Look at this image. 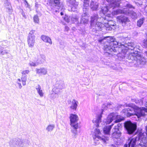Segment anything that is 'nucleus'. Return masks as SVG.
<instances>
[{
    "label": "nucleus",
    "instance_id": "obj_1",
    "mask_svg": "<svg viewBox=\"0 0 147 147\" xmlns=\"http://www.w3.org/2000/svg\"><path fill=\"white\" fill-rule=\"evenodd\" d=\"M98 42L103 43L104 50L106 51V53L109 55H113L118 54L119 59H126V61L129 63H134L135 60L138 63L143 64L147 59L138 55L141 53L140 46H136L133 42H129L125 46L121 45L120 41H118L115 38L112 36H107L103 39L98 40Z\"/></svg>",
    "mask_w": 147,
    "mask_h": 147
},
{
    "label": "nucleus",
    "instance_id": "obj_2",
    "mask_svg": "<svg viewBox=\"0 0 147 147\" xmlns=\"http://www.w3.org/2000/svg\"><path fill=\"white\" fill-rule=\"evenodd\" d=\"M124 127L127 134L129 135L137 134L138 140L140 139L143 136L142 130L139 129L137 130V125L135 122L132 123L129 120L124 123Z\"/></svg>",
    "mask_w": 147,
    "mask_h": 147
},
{
    "label": "nucleus",
    "instance_id": "obj_3",
    "mask_svg": "<svg viewBox=\"0 0 147 147\" xmlns=\"http://www.w3.org/2000/svg\"><path fill=\"white\" fill-rule=\"evenodd\" d=\"M146 108L144 107H140L136 111L132 107H129L123 110L121 113L123 115L129 117L135 115L138 118L141 117H144L145 115V111Z\"/></svg>",
    "mask_w": 147,
    "mask_h": 147
},
{
    "label": "nucleus",
    "instance_id": "obj_4",
    "mask_svg": "<svg viewBox=\"0 0 147 147\" xmlns=\"http://www.w3.org/2000/svg\"><path fill=\"white\" fill-rule=\"evenodd\" d=\"M124 119V118L120 115H118L116 113H111L108 116L106 121V123L107 124H109L114 119H115V122L118 123L123 120Z\"/></svg>",
    "mask_w": 147,
    "mask_h": 147
},
{
    "label": "nucleus",
    "instance_id": "obj_5",
    "mask_svg": "<svg viewBox=\"0 0 147 147\" xmlns=\"http://www.w3.org/2000/svg\"><path fill=\"white\" fill-rule=\"evenodd\" d=\"M70 124L71 127L74 128L78 129V121L79 118L78 116L76 114H71L69 117Z\"/></svg>",
    "mask_w": 147,
    "mask_h": 147
},
{
    "label": "nucleus",
    "instance_id": "obj_6",
    "mask_svg": "<svg viewBox=\"0 0 147 147\" xmlns=\"http://www.w3.org/2000/svg\"><path fill=\"white\" fill-rule=\"evenodd\" d=\"M125 7L126 8H124L122 9H118L114 11V13L115 14H118L120 13H123L125 14H128L130 12L128 8L134 9L135 7L130 3L126 4Z\"/></svg>",
    "mask_w": 147,
    "mask_h": 147
},
{
    "label": "nucleus",
    "instance_id": "obj_7",
    "mask_svg": "<svg viewBox=\"0 0 147 147\" xmlns=\"http://www.w3.org/2000/svg\"><path fill=\"white\" fill-rule=\"evenodd\" d=\"M90 28L92 29L93 32H95L99 31H105L106 30V26L105 23L103 24L100 22H97L94 25L91 26Z\"/></svg>",
    "mask_w": 147,
    "mask_h": 147
},
{
    "label": "nucleus",
    "instance_id": "obj_8",
    "mask_svg": "<svg viewBox=\"0 0 147 147\" xmlns=\"http://www.w3.org/2000/svg\"><path fill=\"white\" fill-rule=\"evenodd\" d=\"M9 47H4L0 46V55L3 57L7 59L11 56L9 53Z\"/></svg>",
    "mask_w": 147,
    "mask_h": 147
},
{
    "label": "nucleus",
    "instance_id": "obj_9",
    "mask_svg": "<svg viewBox=\"0 0 147 147\" xmlns=\"http://www.w3.org/2000/svg\"><path fill=\"white\" fill-rule=\"evenodd\" d=\"M16 142L17 143V147H26L29 145L30 142L26 139H22L16 138Z\"/></svg>",
    "mask_w": 147,
    "mask_h": 147
},
{
    "label": "nucleus",
    "instance_id": "obj_10",
    "mask_svg": "<svg viewBox=\"0 0 147 147\" xmlns=\"http://www.w3.org/2000/svg\"><path fill=\"white\" fill-rule=\"evenodd\" d=\"M138 140V136L135 138H129L124 147H136V143Z\"/></svg>",
    "mask_w": 147,
    "mask_h": 147
},
{
    "label": "nucleus",
    "instance_id": "obj_11",
    "mask_svg": "<svg viewBox=\"0 0 147 147\" xmlns=\"http://www.w3.org/2000/svg\"><path fill=\"white\" fill-rule=\"evenodd\" d=\"M101 133L100 130L99 129L96 128L95 129V134L96 137V138H97L99 140L102 141L104 143L106 144V141H108L109 140V138L107 136H100L98 135L100 134Z\"/></svg>",
    "mask_w": 147,
    "mask_h": 147
},
{
    "label": "nucleus",
    "instance_id": "obj_12",
    "mask_svg": "<svg viewBox=\"0 0 147 147\" xmlns=\"http://www.w3.org/2000/svg\"><path fill=\"white\" fill-rule=\"evenodd\" d=\"M65 87V85L64 83V82L61 80L57 81L54 85V88L53 89L52 91L53 92L55 90H58L64 88Z\"/></svg>",
    "mask_w": 147,
    "mask_h": 147
},
{
    "label": "nucleus",
    "instance_id": "obj_13",
    "mask_svg": "<svg viewBox=\"0 0 147 147\" xmlns=\"http://www.w3.org/2000/svg\"><path fill=\"white\" fill-rule=\"evenodd\" d=\"M116 22L112 21H110L108 23H105L106 30L108 31L111 30L112 29L114 30L116 29Z\"/></svg>",
    "mask_w": 147,
    "mask_h": 147
},
{
    "label": "nucleus",
    "instance_id": "obj_14",
    "mask_svg": "<svg viewBox=\"0 0 147 147\" xmlns=\"http://www.w3.org/2000/svg\"><path fill=\"white\" fill-rule=\"evenodd\" d=\"M35 56V58L38 63L41 64L45 61L46 57L45 55L43 54H40L39 51L36 52Z\"/></svg>",
    "mask_w": 147,
    "mask_h": 147
},
{
    "label": "nucleus",
    "instance_id": "obj_15",
    "mask_svg": "<svg viewBox=\"0 0 147 147\" xmlns=\"http://www.w3.org/2000/svg\"><path fill=\"white\" fill-rule=\"evenodd\" d=\"M115 144H111L112 147H118V145H122L123 144V139L120 138V137H116L112 138Z\"/></svg>",
    "mask_w": 147,
    "mask_h": 147
},
{
    "label": "nucleus",
    "instance_id": "obj_16",
    "mask_svg": "<svg viewBox=\"0 0 147 147\" xmlns=\"http://www.w3.org/2000/svg\"><path fill=\"white\" fill-rule=\"evenodd\" d=\"M119 21L122 24L123 26H125L127 22L129 21L128 18L124 15H121L117 17Z\"/></svg>",
    "mask_w": 147,
    "mask_h": 147
},
{
    "label": "nucleus",
    "instance_id": "obj_17",
    "mask_svg": "<svg viewBox=\"0 0 147 147\" xmlns=\"http://www.w3.org/2000/svg\"><path fill=\"white\" fill-rule=\"evenodd\" d=\"M67 1L71 4V11H77L78 8V3L76 0H67Z\"/></svg>",
    "mask_w": 147,
    "mask_h": 147
},
{
    "label": "nucleus",
    "instance_id": "obj_18",
    "mask_svg": "<svg viewBox=\"0 0 147 147\" xmlns=\"http://www.w3.org/2000/svg\"><path fill=\"white\" fill-rule=\"evenodd\" d=\"M109 3L110 6L115 8L120 6L119 0H106Z\"/></svg>",
    "mask_w": 147,
    "mask_h": 147
},
{
    "label": "nucleus",
    "instance_id": "obj_19",
    "mask_svg": "<svg viewBox=\"0 0 147 147\" xmlns=\"http://www.w3.org/2000/svg\"><path fill=\"white\" fill-rule=\"evenodd\" d=\"M143 136L140 139L138 140V141H140V145L142 147H146L147 146V137H145L144 133H143Z\"/></svg>",
    "mask_w": 147,
    "mask_h": 147
},
{
    "label": "nucleus",
    "instance_id": "obj_20",
    "mask_svg": "<svg viewBox=\"0 0 147 147\" xmlns=\"http://www.w3.org/2000/svg\"><path fill=\"white\" fill-rule=\"evenodd\" d=\"M90 0H84L83 10L84 15H87Z\"/></svg>",
    "mask_w": 147,
    "mask_h": 147
},
{
    "label": "nucleus",
    "instance_id": "obj_21",
    "mask_svg": "<svg viewBox=\"0 0 147 147\" xmlns=\"http://www.w3.org/2000/svg\"><path fill=\"white\" fill-rule=\"evenodd\" d=\"M90 27L94 25L98 19V15L97 14H95L90 17Z\"/></svg>",
    "mask_w": 147,
    "mask_h": 147
},
{
    "label": "nucleus",
    "instance_id": "obj_22",
    "mask_svg": "<svg viewBox=\"0 0 147 147\" xmlns=\"http://www.w3.org/2000/svg\"><path fill=\"white\" fill-rule=\"evenodd\" d=\"M121 130L114 128V131L112 135V138L120 137L121 135Z\"/></svg>",
    "mask_w": 147,
    "mask_h": 147
},
{
    "label": "nucleus",
    "instance_id": "obj_23",
    "mask_svg": "<svg viewBox=\"0 0 147 147\" xmlns=\"http://www.w3.org/2000/svg\"><path fill=\"white\" fill-rule=\"evenodd\" d=\"M137 2H135V4L138 6L141 7L142 8H145L147 6L146 4V0H136Z\"/></svg>",
    "mask_w": 147,
    "mask_h": 147
},
{
    "label": "nucleus",
    "instance_id": "obj_24",
    "mask_svg": "<svg viewBox=\"0 0 147 147\" xmlns=\"http://www.w3.org/2000/svg\"><path fill=\"white\" fill-rule=\"evenodd\" d=\"M113 125V124H112L111 125L108 126L103 128L104 133L106 135L105 136H107L108 137H109L110 131Z\"/></svg>",
    "mask_w": 147,
    "mask_h": 147
},
{
    "label": "nucleus",
    "instance_id": "obj_25",
    "mask_svg": "<svg viewBox=\"0 0 147 147\" xmlns=\"http://www.w3.org/2000/svg\"><path fill=\"white\" fill-rule=\"evenodd\" d=\"M35 70L37 74L40 75H45L47 74V69L44 68H36Z\"/></svg>",
    "mask_w": 147,
    "mask_h": 147
},
{
    "label": "nucleus",
    "instance_id": "obj_26",
    "mask_svg": "<svg viewBox=\"0 0 147 147\" xmlns=\"http://www.w3.org/2000/svg\"><path fill=\"white\" fill-rule=\"evenodd\" d=\"M35 36H32L30 37H28V42L29 47H33L35 41Z\"/></svg>",
    "mask_w": 147,
    "mask_h": 147
},
{
    "label": "nucleus",
    "instance_id": "obj_27",
    "mask_svg": "<svg viewBox=\"0 0 147 147\" xmlns=\"http://www.w3.org/2000/svg\"><path fill=\"white\" fill-rule=\"evenodd\" d=\"M71 103L70 108L72 109L76 110L78 106V102L77 100L74 99L72 101H70L69 104Z\"/></svg>",
    "mask_w": 147,
    "mask_h": 147
},
{
    "label": "nucleus",
    "instance_id": "obj_28",
    "mask_svg": "<svg viewBox=\"0 0 147 147\" xmlns=\"http://www.w3.org/2000/svg\"><path fill=\"white\" fill-rule=\"evenodd\" d=\"M4 5L5 8L8 9V12H11L12 11V7L10 2L8 0H5L4 1Z\"/></svg>",
    "mask_w": 147,
    "mask_h": 147
},
{
    "label": "nucleus",
    "instance_id": "obj_29",
    "mask_svg": "<svg viewBox=\"0 0 147 147\" xmlns=\"http://www.w3.org/2000/svg\"><path fill=\"white\" fill-rule=\"evenodd\" d=\"M90 7L92 10H96L98 7V3L96 2L91 1L90 4Z\"/></svg>",
    "mask_w": 147,
    "mask_h": 147
},
{
    "label": "nucleus",
    "instance_id": "obj_30",
    "mask_svg": "<svg viewBox=\"0 0 147 147\" xmlns=\"http://www.w3.org/2000/svg\"><path fill=\"white\" fill-rule=\"evenodd\" d=\"M41 38L44 42L49 43L51 45L52 44L51 39L49 36L44 35H42L41 37Z\"/></svg>",
    "mask_w": 147,
    "mask_h": 147
},
{
    "label": "nucleus",
    "instance_id": "obj_31",
    "mask_svg": "<svg viewBox=\"0 0 147 147\" xmlns=\"http://www.w3.org/2000/svg\"><path fill=\"white\" fill-rule=\"evenodd\" d=\"M88 19L87 15H83L82 16L80 20V23L85 24H88Z\"/></svg>",
    "mask_w": 147,
    "mask_h": 147
},
{
    "label": "nucleus",
    "instance_id": "obj_32",
    "mask_svg": "<svg viewBox=\"0 0 147 147\" xmlns=\"http://www.w3.org/2000/svg\"><path fill=\"white\" fill-rule=\"evenodd\" d=\"M16 141V138H14L10 140L9 142L10 146L11 147H17Z\"/></svg>",
    "mask_w": 147,
    "mask_h": 147
},
{
    "label": "nucleus",
    "instance_id": "obj_33",
    "mask_svg": "<svg viewBox=\"0 0 147 147\" xmlns=\"http://www.w3.org/2000/svg\"><path fill=\"white\" fill-rule=\"evenodd\" d=\"M103 110L102 109L100 114L98 115L97 118L95 121L96 123H100L101 122V118L102 117V115L103 114Z\"/></svg>",
    "mask_w": 147,
    "mask_h": 147
},
{
    "label": "nucleus",
    "instance_id": "obj_34",
    "mask_svg": "<svg viewBox=\"0 0 147 147\" xmlns=\"http://www.w3.org/2000/svg\"><path fill=\"white\" fill-rule=\"evenodd\" d=\"M70 19L72 23L77 24L78 22V18L77 16H72L70 18Z\"/></svg>",
    "mask_w": 147,
    "mask_h": 147
},
{
    "label": "nucleus",
    "instance_id": "obj_35",
    "mask_svg": "<svg viewBox=\"0 0 147 147\" xmlns=\"http://www.w3.org/2000/svg\"><path fill=\"white\" fill-rule=\"evenodd\" d=\"M50 1L51 3L55 5V6H57L59 8L61 6L60 0H53L51 1Z\"/></svg>",
    "mask_w": 147,
    "mask_h": 147
},
{
    "label": "nucleus",
    "instance_id": "obj_36",
    "mask_svg": "<svg viewBox=\"0 0 147 147\" xmlns=\"http://www.w3.org/2000/svg\"><path fill=\"white\" fill-rule=\"evenodd\" d=\"M111 105V104L109 102H106L105 103L103 104L102 105V108L101 111H102V109L103 110V111L105 109H106L107 108H110V106Z\"/></svg>",
    "mask_w": 147,
    "mask_h": 147
},
{
    "label": "nucleus",
    "instance_id": "obj_37",
    "mask_svg": "<svg viewBox=\"0 0 147 147\" xmlns=\"http://www.w3.org/2000/svg\"><path fill=\"white\" fill-rule=\"evenodd\" d=\"M145 20L144 18H142L139 19L137 22V25L139 27L141 26L143 24Z\"/></svg>",
    "mask_w": 147,
    "mask_h": 147
},
{
    "label": "nucleus",
    "instance_id": "obj_38",
    "mask_svg": "<svg viewBox=\"0 0 147 147\" xmlns=\"http://www.w3.org/2000/svg\"><path fill=\"white\" fill-rule=\"evenodd\" d=\"M52 91L53 93L50 94V97L51 99H54L56 97V94H57L59 92V90L57 91L55 90V91L53 92V91Z\"/></svg>",
    "mask_w": 147,
    "mask_h": 147
},
{
    "label": "nucleus",
    "instance_id": "obj_39",
    "mask_svg": "<svg viewBox=\"0 0 147 147\" xmlns=\"http://www.w3.org/2000/svg\"><path fill=\"white\" fill-rule=\"evenodd\" d=\"M109 9L107 7H102L101 10V12L104 15L108 11Z\"/></svg>",
    "mask_w": 147,
    "mask_h": 147
},
{
    "label": "nucleus",
    "instance_id": "obj_40",
    "mask_svg": "<svg viewBox=\"0 0 147 147\" xmlns=\"http://www.w3.org/2000/svg\"><path fill=\"white\" fill-rule=\"evenodd\" d=\"M55 127V125L53 124L49 125L47 127L46 129L49 131H52Z\"/></svg>",
    "mask_w": 147,
    "mask_h": 147
},
{
    "label": "nucleus",
    "instance_id": "obj_41",
    "mask_svg": "<svg viewBox=\"0 0 147 147\" xmlns=\"http://www.w3.org/2000/svg\"><path fill=\"white\" fill-rule=\"evenodd\" d=\"M36 63H34L32 61H30L29 63V65L30 66L35 67L38 65L39 63H38L37 61H36Z\"/></svg>",
    "mask_w": 147,
    "mask_h": 147
},
{
    "label": "nucleus",
    "instance_id": "obj_42",
    "mask_svg": "<svg viewBox=\"0 0 147 147\" xmlns=\"http://www.w3.org/2000/svg\"><path fill=\"white\" fill-rule=\"evenodd\" d=\"M63 18L64 20L67 23H69L70 21V18L71 17L69 16V17L68 16L65 15L64 17H62Z\"/></svg>",
    "mask_w": 147,
    "mask_h": 147
},
{
    "label": "nucleus",
    "instance_id": "obj_43",
    "mask_svg": "<svg viewBox=\"0 0 147 147\" xmlns=\"http://www.w3.org/2000/svg\"><path fill=\"white\" fill-rule=\"evenodd\" d=\"M35 32V30H31L29 32L28 35V37H31V36H32V37H33V36H35L34 35V33Z\"/></svg>",
    "mask_w": 147,
    "mask_h": 147
},
{
    "label": "nucleus",
    "instance_id": "obj_44",
    "mask_svg": "<svg viewBox=\"0 0 147 147\" xmlns=\"http://www.w3.org/2000/svg\"><path fill=\"white\" fill-rule=\"evenodd\" d=\"M34 22L36 23H38L39 22V19L37 15H36L34 16L33 18Z\"/></svg>",
    "mask_w": 147,
    "mask_h": 147
},
{
    "label": "nucleus",
    "instance_id": "obj_45",
    "mask_svg": "<svg viewBox=\"0 0 147 147\" xmlns=\"http://www.w3.org/2000/svg\"><path fill=\"white\" fill-rule=\"evenodd\" d=\"M122 127V125L121 124L118 123L115 126L114 128L121 130Z\"/></svg>",
    "mask_w": 147,
    "mask_h": 147
},
{
    "label": "nucleus",
    "instance_id": "obj_46",
    "mask_svg": "<svg viewBox=\"0 0 147 147\" xmlns=\"http://www.w3.org/2000/svg\"><path fill=\"white\" fill-rule=\"evenodd\" d=\"M130 13L131 15L132 18L133 19H135L137 17V14L136 13L133 11H131Z\"/></svg>",
    "mask_w": 147,
    "mask_h": 147
},
{
    "label": "nucleus",
    "instance_id": "obj_47",
    "mask_svg": "<svg viewBox=\"0 0 147 147\" xmlns=\"http://www.w3.org/2000/svg\"><path fill=\"white\" fill-rule=\"evenodd\" d=\"M20 12L21 13L23 17L25 19H26L27 18V17L25 15V13L23 11V10L22 9H21Z\"/></svg>",
    "mask_w": 147,
    "mask_h": 147
},
{
    "label": "nucleus",
    "instance_id": "obj_48",
    "mask_svg": "<svg viewBox=\"0 0 147 147\" xmlns=\"http://www.w3.org/2000/svg\"><path fill=\"white\" fill-rule=\"evenodd\" d=\"M119 66V65H117L116 64H115L114 65L111 66V67L113 69L117 70L118 69Z\"/></svg>",
    "mask_w": 147,
    "mask_h": 147
},
{
    "label": "nucleus",
    "instance_id": "obj_49",
    "mask_svg": "<svg viewBox=\"0 0 147 147\" xmlns=\"http://www.w3.org/2000/svg\"><path fill=\"white\" fill-rule=\"evenodd\" d=\"M36 89L37 90V92L42 90L40 86L38 84L36 86Z\"/></svg>",
    "mask_w": 147,
    "mask_h": 147
},
{
    "label": "nucleus",
    "instance_id": "obj_50",
    "mask_svg": "<svg viewBox=\"0 0 147 147\" xmlns=\"http://www.w3.org/2000/svg\"><path fill=\"white\" fill-rule=\"evenodd\" d=\"M29 72V71L28 70H26L23 71L22 72V74L23 75H26V74H28Z\"/></svg>",
    "mask_w": 147,
    "mask_h": 147
},
{
    "label": "nucleus",
    "instance_id": "obj_51",
    "mask_svg": "<svg viewBox=\"0 0 147 147\" xmlns=\"http://www.w3.org/2000/svg\"><path fill=\"white\" fill-rule=\"evenodd\" d=\"M22 81H26L27 80V77L26 75H23L21 78Z\"/></svg>",
    "mask_w": 147,
    "mask_h": 147
},
{
    "label": "nucleus",
    "instance_id": "obj_52",
    "mask_svg": "<svg viewBox=\"0 0 147 147\" xmlns=\"http://www.w3.org/2000/svg\"><path fill=\"white\" fill-rule=\"evenodd\" d=\"M38 94L41 97H42L43 96V93L42 92V90L38 92Z\"/></svg>",
    "mask_w": 147,
    "mask_h": 147
},
{
    "label": "nucleus",
    "instance_id": "obj_53",
    "mask_svg": "<svg viewBox=\"0 0 147 147\" xmlns=\"http://www.w3.org/2000/svg\"><path fill=\"white\" fill-rule=\"evenodd\" d=\"M75 129V128H73V129H72L71 130V132H72L73 133L75 134H77V129Z\"/></svg>",
    "mask_w": 147,
    "mask_h": 147
},
{
    "label": "nucleus",
    "instance_id": "obj_54",
    "mask_svg": "<svg viewBox=\"0 0 147 147\" xmlns=\"http://www.w3.org/2000/svg\"><path fill=\"white\" fill-rule=\"evenodd\" d=\"M39 6L40 5L37 2L35 3V7L36 9L38 8Z\"/></svg>",
    "mask_w": 147,
    "mask_h": 147
},
{
    "label": "nucleus",
    "instance_id": "obj_55",
    "mask_svg": "<svg viewBox=\"0 0 147 147\" xmlns=\"http://www.w3.org/2000/svg\"><path fill=\"white\" fill-rule=\"evenodd\" d=\"M119 40H121V41H123L124 40V38L123 36H121L120 37L119 36Z\"/></svg>",
    "mask_w": 147,
    "mask_h": 147
},
{
    "label": "nucleus",
    "instance_id": "obj_56",
    "mask_svg": "<svg viewBox=\"0 0 147 147\" xmlns=\"http://www.w3.org/2000/svg\"><path fill=\"white\" fill-rule=\"evenodd\" d=\"M145 131H144L143 133H144V134H145L146 136H147V125L145 127Z\"/></svg>",
    "mask_w": 147,
    "mask_h": 147
},
{
    "label": "nucleus",
    "instance_id": "obj_57",
    "mask_svg": "<svg viewBox=\"0 0 147 147\" xmlns=\"http://www.w3.org/2000/svg\"><path fill=\"white\" fill-rule=\"evenodd\" d=\"M69 28L67 26H65V30L67 31L69 30Z\"/></svg>",
    "mask_w": 147,
    "mask_h": 147
},
{
    "label": "nucleus",
    "instance_id": "obj_58",
    "mask_svg": "<svg viewBox=\"0 0 147 147\" xmlns=\"http://www.w3.org/2000/svg\"><path fill=\"white\" fill-rule=\"evenodd\" d=\"M18 86H19V87L20 88H20H22V86L21 85V84L20 83H18Z\"/></svg>",
    "mask_w": 147,
    "mask_h": 147
},
{
    "label": "nucleus",
    "instance_id": "obj_59",
    "mask_svg": "<svg viewBox=\"0 0 147 147\" xmlns=\"http://www.w3.org/2000/svg\"><path fill=\"white\" fill-rule=\"evenodd\" d=\"M2 15L1 14H0V24H1L2 23L1 20L2 19Z\"/></svg>",
    "mask_w": 147,
    "mask_h": 147
},
{
    "label": "nucleus",
    "instance_id": "obj_60",
    "mask_svg": "<svg viewBox=\"0 0 147 147\" xmlns=\"http://www.w3.org/2000/svg\"><path fill=\"white\" fill-rule=\"evenodd\" d=\"M26 81H22V84L23 86H24L26 84Z\"/></svg>",
    "mask_w": 147,
    "mask_h": 147
},
{
    "label": "nucleus",
    "instance_id": "obj_61",
    "mask_svg": "<svg viewBox=\"0 0 147 147\" xmlns=\"http://www.w3.org/2000/svg\"><path fill=\"white\" fill-rule=\"evenodd\" d=\"M144 106L145 107H147V100L146 101L145 103V104L144 105Z\"/></svg>",
    "mask_w": 147,
    "mask_h": 147
},
{
    "label": "nucleus",
    "instance_id": "obj_62",
    "mask_svg": "<svg viewBox=\"0 0 147 147\" xmlns=\"http://www.w3.org/2000/svg\"><path fill=\"white\" fill-rule=\"evenodd\" d=\"M7 41H3L2 42V45H4V46H5V43H6V42Z\"/></svg>",
    "mask_w": 147,
    "mask_h": 147
},
{
    "label": "nucleus",
    "instance_id": "obj_63",
    "mask_svg": "<svg viewBox=\"0 0 147 147\" xmlns=\"http://www.w3.org/2000/svg\"><path fill=\"white\" fill-rule=\"evenodd\" d=\"M96 126L97 127H98L99 126V123H96Z\"/></svg>",
    "mask_w": 147,
    "mask_h": 147
},
{
    "label": "nucleus",
    "instance_id": "obj_64",
    "mask_svg": "<svg viewBox=\"0 0 147 147\" xmlns=\"http://www.w3.org/2000/svg\"><path fill=\"white\" fill-rule=\"evenodd\" d=\"M60 15L61 16H63V13L62 12H61L60 13Z\"/></svg>",
    "mask_w": 147,
    "mask_h": 147
}]
</instances>
